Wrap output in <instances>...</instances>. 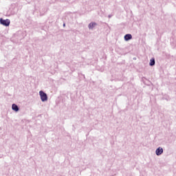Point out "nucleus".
Listing matches in <instances>:
<instances>
[{
	"label": "nucleus",
	"instance_id": "nucleus-7",
	"mask_svg": "<svg viewBox=\"0 0 176 176\" xmlns=\"http://www.w3.org/2000/svg\"><path fill=\"white\" fill-rule=\"evenodd\" d=\"M155 64H156V60L155 58H151L149 62L150 67H155Z\"/></svg>",
	"mask_w": 176,
	"mask_h": 176
},
{
	"label": "nucleus",
	"instance_id": "nucleus-2",
	"mask_svg": "<svg viewBox=\"0 0 176 176\" xmlns=\"http://www.w3.org/2000/svg\"><path fill=\"white\" fill-rule=\"evenodd\" d=\"M0 24L4 25V27H9L10 25V19H3V18H0Z\"/></svg>",
	"mask_w": 176,
	"mask_h": 176
},
{
	"label": "nucleus",
	"instance_id": "nucleus-6",
	"mask_svg": "<svg viewBox=\"0 0 176 176\" xmlns=\"http://www.w3.org/2000/svg\"><path fill=\"white\" fill-rule=\"evenodd\" d=\"M96 25H97V23L96 22H91L89 25H88V28L89 30H93V28H94V27H96Z\"/></svg>",
	"mask_w": 176,
	"mask_h": 176
},
{
	"label": "nucleus",
	"instance_id": "nucleus-8",
	"mask_svg": "<svg viewBox=\"0 0 176 176\" xmlns=\"http://www.w3.org/2000/svg\"><path fill=\"white\" fill-rule=\"evenodd\" d=\"M112 16H113V14H109V15H108V18L111 19L112 17Z\"/></svg>",
	"mask_w": 176,
	"mask_h": 176
},
{
	"label": "nucleus",
	"instance_id": "nucleus-5",
	"mask_svg": "<svg viewBox=\"0 0 176 176\" xmlns=\"http://www.w3.org/2000/svg\"><path fill=\"white\" fill-rule=\"evenodd\" d=\"M12 109L14 111V112H19L20 111V107H18L15 103L12 104Z\"/></svg>",
	"mask_w": 176,
	"mask_h": 176
},
{
	"label": "nucleus",
	"instance_id": "nucleus-9",
	"mask_svg": "<svg viewBox=\"0 0 176 176\" xmlns=\"http://www.w3.org/2000/svg\"><path fill=\"white\" fill-rule=\"evenodd\" d=\"M76 129V128H75V125H73V131H75Z\"/></svg>",
	"mask_w": 176,
	"mask_h": 176
},
{
	"label": "nucleus",
	"instance_id": "nucleus-3",
	"mask_svg": "<svg viewBox=\"0 0 176 176\" xmlns=\"http://www.w3.org/2000/svg\"><path fill=\"white\" fill-rule=\"evenodd\" d=\"M163 152H164L163 148L160 146V147L156 148L155 155L157 156H160L161 155H163Z\"/></svg>",
	"mask_w": 176,
	"mask_h": 176
},
{
	"label": "nucleus",
	"instance_id": "nucleus-10",
	"mask_svg": "<svg viewBox=\"0 0 176 176\" xmlns=\"http://www.w3.org/2000/svg\"><path fill=\"white\" fill-rule=\"evenodd\" d=\"M63 27L65 28V23H63Z\"/></svg>",
	"mask_w": 176,
	"mask_h": 176
},
{
	"label": "nucleus",
	"instance_id": "nucleus-1",
	"mask_svg": "<svg viewBox=\"0 0 176 176\" xmlns=\"http://www.w3.org/2000/svg\"><path fill=\"white\" fill-rule=\"evenodd\" d=\"M39 96L41 98V100L42 101V102H46V101H47V100H49V98L47 97V94H46L45 91L41 90L39 91Z\"/></svg>",
	"mask_w": 176,
	"mask_h": 176
},
{
	"label": "nucleus",
	"instance_id": "nucleus-4",
	"mask_svg": "<svg viewBox=\"0 0 176 176\" xmlns=\"http://www.w3.org/2000/svg\"><path fill=\"white\" fill-rule=\"evenodd\" d=\"M124 39L125 42H129V41H131V39H133V35H131V34H126L124 35Z\"/></svg>",
	"mask_w": 176,
	"mask_h": 176
}]
</instances>
